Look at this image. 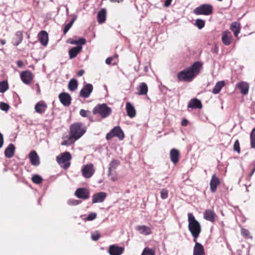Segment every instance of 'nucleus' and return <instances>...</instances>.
Returning a JSON list of instances; mask_svg holds the SVG:
<instances>
[{"mask_svg":"<svg viewBox=\"0 0 255 255\" xmlns=\"http://www.w3.org/2000/svg\"><path fill=\"white\" fill-rule=\"evenodd\" d=\"M188 229L193 238V241L196 242L201 232V225L191 213H188Z\"/></svg>","mask_w":255,"mask_h":255,"instance_id":"obj_1","label":"nucleus"},{"mask_svg":"<svg viewBox=\"0 0 255 255\" xmlns=\"http://www.w3.org/2000/svg\"><path fill=\"white\" fill-rule=\"evenodd\" d=\"M86 128L81 123H75L70 127V139L74 141L79 139L86 132Z\"/></svg>","mask_w":255,"mask_h":255,"instance_id":"obj_2","label":"nucleus"},{"mask_svg":"<svg viewBox=\"0 0 255 255\" xmlns=\"http://www.w3.org/2000/svg\"><path fill=\"white\" fill-rule=\"evenodd\" d=\"M112 109L106 104H98L96 106L93 110L94 115H99L101 118L105 119L112 114Z\"/></svg>","mask_w":255,"mask_h":255,"instance_id":"obj_3","label":"nucleus"},{"mask_svg":"<svg viewBox=\"0 0 255 255\" xmlns=\"http://www.w3.org/2000/svg\"><path fill=\"white\" fill-rule=\"evenodd\" d=\"M72 157L69 152H65L56 157L58 163L65 169H67L70 165V160Z\"/></svg>","mask_w":255,"mask_h":255,"instance_id":"obj_4","label":"nucleus"},{"mask_svg":"<svg viewBox=\"0 0 255 255\" xmlns=\"http://www.w3.org/2000/svg\"><path fill=\"white\" fill-rule=\"evenodd\" d=\"M196 15H208L213 13V6L209 4H203L194 9Z\"/></svg>","mask_w":255,"mask_h":255,"instance_id":"obj_5","label":"nucleus"},{"mask_svg":"<svg viewBox=\"0 0 255 255\" xmlns=\"http://www.w3.org/2000/svg\"><path fill=\"white\" fill-rule=\"evenodd\" d=\"M114 136H117L119 139L122 140L125 137L124 133L120 127H116L106 135V139L110 140Z\"/></svg>","mask_w":255,"mask_h":255,"instance_id":"obj_6","label":"nucleus"},{"mask_svg":"<svg viewBox=\"0 0 255 255\" xmlns=\"http://www.w3.org/2000/svg\"><path fill=\"white\" fill-rule=\"evenodd\" d=\"M82 174L83 177L86 178L91 177L95 172V169L93 164L88 163L85 165L82 170Z\"/></svg>","mask_w":255,"mask_h":255,"instance_id":"obj_7","label":"nucleus"},{"mask_svg":"<svg viewBox=\"0 0 255 255\" xmlns=\"http://www.w3.org/2000/svg\"><path fill=\"white\" fill-rule=\"evenodd\" d=\"M177 79L179 81L190 82L193 78V75H191L188 68H186L180 72L177 75Z\"/></svg>","mask_w":255,"mask_h":255,"instance_id":"obj_8","label":"nucleus"},{"mask_svg":"<svg viewBox=\"0 0 255 255\" xmlns=\"http://www.w3.org/2000/svg\"><path fill=\"white\" fill-rule=\"evenodd\" d=\"M75 195L79 199L86 200L90 197V191L86 188H79L75 191Z\"/></svg>","mask_w":255,"mask_h":255,"instance_id":"obj_9","label":"nucleus"},{"mask_svg":"<svg viewBox=\"0 0 255 255\" xmlns=\"http://www.w3.org/2000/svg\"><path fill=\"white\" fill-rule=\"evenodd\" d=\"M33 78L32 72L29 70L22 71L20 74V78L22 81L25 84H30Z\"/></svg>","mask_w":255,"mask_h":255,"instance_id":"obj_10","label":"nucleus"},{"mask_svg":"<svg viewBox=\"0 0 255 255\" xmlns=\"http://www.w3.org/2000/svg\"><path fill=\"white\" fill-rule=\"evenodd\" d=\"M93 90V87L91 84H87L80 92V97L87 98H88Z\"/></svg>","mask_w":255,"mask_h":255,"instance_id":"obj_11","label":"nucleus"},{"mask_svg":"<svg viewBox=\"0 0 255 255\" xmlns=\"http://www.w3.org/2000/svg\"><path fill=\"white\" fill-rule=\"evenodd\" d=\"M202 63L200 61L195 62L190 67L187 68L193 78L199 74L202 67Z\"/></svg>","mask_w":255,"mask_h":255,"instance_id":"obj_12","label":"nucleus"},{"mask_svg":"<svg viewBox=\"0 0 255 255\" xmlns=\"http://www.w3.org/2000/svg\"><path fill=\"white\" fill-rule=\"evenodd\" d=\"M47 107L46 103L45 101L41 100L35 104L34 109L36 113L40 115H42L45 112Z\"/></svg>","mask_w":255,"mask_h":255,"instance_id":"obj_13","label":"nucleus"},{"mask_svg":"<svg viewBox=\"0 0 255 255\" xmlns=\"http://www.w3.org/2000/svg\"><path fill=\"white\" fill-rule=\"evenodd\" d=\"M59 99L60 102L65 106H69L71 103V97L67 93L63 92L59 95Z\"/></svg>","mask_w":255,"mask_h":255,"instance_id":"obj_14","label":"nucleus"},{"mask_svg":"<svg viewBox=\"0 0 255 255\" xmlns=\"http://www.w3.org/2000/svg\"><path fill=\"white\" fill-rule=\"evenodd\" d=\"M107 193L104 192H100L94 194L92 196V203L103 202L107 197Z\"/></svg>","mask_w":255,"mask_h":255,"instance_id":"obj_15","label":"nucleus"},{"mask_svg":"<svg viewBox=\"0 0 255 255\" xmlns=\"http://www.w3.org/2000/svg\"><path fill=\"white\" fill-rule=\"evenodd\" d=\"M220 183L219 178L215 174L212 176L210 182V190L211 192L214 193L216 191L217 187L220 184Z\"/></svg>","mask_w":255,"mask_h":255,"instance_id":"obj_16","label":"nucleus"},{"mask_svg":"<svg viewBox=\"0 0 255 255\" xmlns=\"http://www.w3.org/2000/svg\"><path fill=\"white\" fill-rule=\"evenodd\" d=\"M232 34L229 30H225L222 33V41L223 44L226 46H228L232 42Z\"/></svg>","mask_w":255,"mask_h":255,"instance_id":"obj_17","label":"nucleus"},{"mask_svg":"<svg viewBox=\"0 0 255 255\" xmlns=\"http://www.w3.org/2000/svg\"><path fill=\"white\" fill-rule=\"evenodd\" d=\"M236 87L240 90L241 93L243 95H246L248 94L249 84L248 83L242 81L237 84Z\"/></svg>","mask_w":255,"mask_h":255,"instance_id":"obj_18","label":"nucleus"},{"mask_svg":"<svg viewBox=\"0 0 255 255\" xmlns=\"http://www.w3.org/2000/svg\"><path fill=\"white\" fill-rule=\"evenodd\" d=\"M124 251V248L113 245L110 246L109 253L110 255H121Z\"/></svg>","mask_w":255,"mask_h":255,"instance_id":"obj_19","label":"nucleus"},{"mask_svg":"<svg viewBox=\"0 0 255 255\" xmlns=\"http://www.w3.org/2000/svg\"><path fill=\"white\" fill-rule=\"evenodd\" d=\"M38 39L40 43L45 46L47 45L48 42V34L45 30L41 31L38 35Z\"/></svg>","mask_w":255,"mask_h":255,"instance_id":"obj_20","label":"nucleus"},{"mask_svg":"<svg viewBox=\"0 0 255 255\" xmlns=\"http://www.w3.org/2000/svg\"><path fill=\"white\" fill-rule=\"evenodd\" d=\"M180 156V152L178 150L175 148H172L170 151V160L174 164L178 162Z\"/></svg>","mask_w":255,"mask_h":255,"instance_id":"obj_21","label":"nucleus"},{"mask_svg":"<svg viewBox=\"0 0 255 255\" xmlns=\"http://www.w3.org/2000/svg\"><path fill=\"white\" fill-rule=\"evenodd\" d=\"M195 244L193 248V255H205L204 248L203 245L197 242H195Z\"/></svg>","mask_w":255,"mask_h":255,"instance_id":"obj_22","label":"nucleus"},{"mask_svg":"<svg viewBox=\"0 0 255 255\" xmlns=\"http://www.w3.org/2000/svg\"><path fill=\"white\" fill-rule=\"evenodd\" d=\"M216 217V214L212 210L207 209L204 213V218L212 223L215 222Z\"/></svg>","mask_w":255,"mask_h":255,"instance_id":"obj_23","label":"nucleus"},{"mask_svg":"<svg viewBox=\"0 0 255 255\" xmlns=\"http://www.w3.org/2000/svg\"><path fill=\"white\" fill-rule=\"evenodd\" d=\"M29 158L32 165L37 166L39 164V158L35 150H32L29 154Z\"/></svg>","mask_w":255,"mask_h":255,"instance_id":"obj_24","label":"nucleus"},{"mask_svg":"<svg viewBox=\"0 0 255 255\" xmlns=\"http://www.w3.org/2000/svg\"><path fill=\"white\" fill-rule=\"evenodd\" d=\"M121 164L120 160L118 159H113L110 163L108 167V176L112 175V172L116 170Z\"/></svg>","mask_w":255,"mask_h":255,"instance_id":"obj_25","label":"nucleus"},{"mask_svg":"<svg viewBox=\"0 0 255 255\" xmlns=\"http://www.w3.org/2000/svg\"><path fill=\"white\" fill-rule=\"evenodd\" d=\"M135 230L140 234L147 236L152 233L151 229L150 227L145 225H139L135 227Z\"/></svg>","mask_w":255,"mask_h":255,"instance_id":"obj_26","label":"nucleus"},{"mask_svg":"<svg viewBox=\"0 0 255 255\" xmlns=\"http://www.w3.org/2000/svg\"><path fill=\"white\" fill-rule=\"evenodd\" d=\"M188 108L200 109L202 108V104L199 100L196 98L192 99L188 104Z\"/></svg>","mask_w":255,"mask_h":255,"instance_id":"obj_27","label":"nucleus"},{"mask_svg":"<svg viewBox=\"0 0 255 255\" xmlns=\"http://www.w3.org/2000/svg\"><path fill=\"white\" fill-rule=\"evenodd\" d=\"M241 29V24L237 21L233 22L230 25V29L233 32L235 37H237Z\"/></svg>","mask_w":255,"mask_h":255,"instance_id":"obj_28","label":"nucleus"},{"mask_svg":"<svg viewBox=\"0 0 255 255\" xmlns=\"http://www.w3.org/2000/svg\"><path fill=\"white\" fill-rule=\"evenodd\" d=\"M82 46L78 45L70 49L69 51V55L70 59H73L77 56V55L81 51Z\"/></svg>","mask_w":255,"mask_h":255,"instance_id":"obj_29","label":"nucleus"},{"mask_svg":"<svg viewBox=\"0 0 255 255\" xmlns=\"http://www.w3.org/2000/svg\"><path fill=\"white\" fill-rule=\"evenodd\" d=\"M126 110L127 115L129 117L132 118L135 116V110L134 107L129 102H128L126 104Z\"/></svg>","mask_w":255,"mask_h":255,"instance_id":"obj_30","label":"nucleus"},{"mask_svg":"<svg viewBox=\"0 0 255 255\" xmlns=\"http://www.w3.org/2000/svg\"><path fill=\"white\" fill-rule=\"evenodd\" d=\"M14 145L13 144L10 143L5 149L4 155L7 158H11L14 155Z\"/></svg>","mask_w":255,"mask_h":255,"instance_id":"obj_31","label":"nucleus"},{"mask_svg":"<svg viewBox=\"0 0 255 255\" xmlns=\"http://www.w3.org/2000/svg\"><path fill=\"white\" fill-rule=\"evenodd\" d=\"M23 40V32L21 31H17L13 39V44L17 46L21 43Z\"/></svg>","mask_w":255,"mask_h":255,"instance_id":"obj_32","label":"nucleus"},{"mask_svg":"<svg viewBox=\"0 0 255 255\" xmlns=\"http://www.w3.org/2000/svg\"><path fill=\"white\" fill-rule=\"evenodd\" d=\"M107 10L105 8H102L100 10L97 15V19L99 23L105 22L106 19Z\"/></svg>","mask_w":255,"mask_h":255,"instance_id":"obj_33","label":"nucleus"},{"mask_svg":"<svg viewBox=\"0 0 255 255\" xmlns=\"http://www.w3.org/2000/svg\"><path fill=\"white\" fill-rule=\"evenodd\" d=\"M226 83L224 81L218 82L215 85L212 90V93L214 94H217L220 93L221 89L225 86Z\"/></svg>","mask_w":255,"mask_h":255,"instance_id":"obj_34","label":"nucleus"},{"mask_svg":"<svg viewBox=\"0 0 255 255\" xmlns=\"http://www.w3.org/2000/svg\"><path fill=\"white\" fill-rule=\"evenodd\" d=\"M148 92V87L146 83L142 82L141 83L138 88L137 94L138 95H144L147 94Z\"/></svg>","mask_w":255,"mask_h":255,"instance_id":"obj_35","label":"nucleus"},{"mask_svg":"<svg viewBox=\"0 0 255 255\" xmlns=\"http://www.w3.org/2000/svg\"><path fill=\"white\" fill-rule=\"evenodd\" d=\"M78 87V82L75 79H72L69 82L68 88L70 91L75 90Z\"/></svg>","mask_w":255,"mask_h":255,"instance_id":"obj_36","label":"nucleus"},{"mask_svg":"<svg viewBox=\"0 0 255 255\" xmlns=\"http://www.w3.org/2000/svg\"><path fill=\"white\" fill-rule=\"evenodd\" d=\"M141 255H155V249L154 248H149L145 247Z\"/></svg>","mask_w":255,"mask_h":255,"instance_id":"obj_37","label":"nucleus"},{"mask_svg":"<svg viewBox=\"0 0 255 255\" xmlns=\"http://www.w3.org/2000/svg\"><path fill=\"white\" fill-rule=\"evenodd\" d=\"M86 39L84 38H81L78 40L69 39L68 42L71 44H76V45H84L86 43Z\"/></svg>","mask_w":255,"mask_h":255,"instance_id":"obj_38","label":"nucleus"},{"mask_svg":"<svg viewBox=\"0 0 255 255\" xmlns=\"http://www.w3.org/2000/svg\"><path fill=\"white\" fill-rule=\"evenodd\" d=\"M251 146L255 148V128H254L250 133Z\"/></svg>","mask_w":255,"mask_h":255,"instance_id":"obj_39","label":"nucleus"},{"mask_svg":"<svg viewBox=\"0 0 255 255\" xmlns=\"http://www.w3.org/2000/svg\"><path fill=\"white\" fill-rule=\"evenodd\" d=\"M8 89V84L7 81L0 82V93H4Z\"/></svg>","mask_w":255,"mask_h":255,"instance_id":"obj_40","label":"nucleus"},{"mask_svg":"<svg viewBox=\"0 0 255 255\" xmlns=\"http://www.w3.org/2000/svg\"><path fill=\"white\" fill-rule=\"evenodd\" d=\"M31 180L34 183L36 184H39L41 183L43 181V179L42 178V177L39 175L37 174L33 175Z\"/></svg>","mask_w":255,"mask_h":255,"instance_id":"obj_41","label":"nucleus"},{"mask_svg":"<svg viewBox=\"0 0 255 255\" xmlns=\"http://www.w3.org/2000/svg\"><path fill=\"white\" fill-rule=\"evenodd\" d=\"M195 26H196L199 29H202L205 26V22L204 20L201 19H197L195 20Z\"/></svg>","mask_w":255,"mask_h":255,"instance_id":"obj_42","label":"nucleus"},{"mask_svg":"<svg viewBox=\"0 0 255 255\" xmlns=\"http://www.w3.org/2000/svg\"><path fill=\"white\" fill-rule=\"evenodd\" d=\"M79 114L82 117L89 118L91 116V112L84 109L80 110Z\"/></svg>","mask_w":255,"mask_h":255,"instance_id":"obj_43","label":"nucleus"},{"mask_svg":"<svg viewBox=\"0 0 255 255\" xmlns=\"http://www.w3.org/2000/svg\"><path fill=\"white\" fill-rule=\"evenodd\" d=\"M233 149L235 151H236L238 153H241L240 145L239 140H236L233 145Z\"/></svg>","mask_w":255,"mask_h":255,"instance_id":"obj_44","label":"nucleus"},{"mask_svg":"<svg viewBox=\"0 0 255 255\" xmlns=\"http://www.w3.org/2000/svg\"><path fill=\"white\" fill-rule=\"evenodd\" d=\"M242 235L246 238H252L251 237V233L248 230L246 229H242L241 230Z\"/></svg>","mask_w":255,"mask_h":255,"instance_id":"obj_45","label":"nucleus"},{"mask_svg":"<svg viewBox=\"0 0 255 255\" xmlns=\"http://www.w3.org/2000/svg\"><path fill=\"white\" fill-rule=\"evenodd\" d=\"M10 108L9 106L6 103L3 102L0 103V109L5 112H7Z\"/></svg>","mask_w":255,"mask_h":255,"instance_id":"obj_46","label":"nucleus"},{"mask_svg":"<svg viewBox=\"0 0 255 255\" xmlns=\"http://www.w3.org/2000/svg\"><path fill=\"white\" fill-rule=\"evenodd\" d=\"M168 196V191L166 189H162L160 191V196L162 199L167 198Z\"/></svg>","mask_w":255,"mask_h":255,"instance_id":"obj_47","label":"nucleus"},{"mask_svg":"<svg viewBox=\"0 0 255 255\" xmlns=\"http://www.w3.org/2000/svg\"><path fill=\"white\" fill-rule=\"evenodd\" d=\"M97 214L94 212H92L89 214L87 217L86 220L87 221H92L97 218Z\"/></svg>","mask_w":255,"mask_h":255,"instance_id":"obj_48","label":"nucleus"},{"mask_svg":"<svg viewBox=\"0 0 255 255\" xmlns=\"http://www.w3.org/2000/svg\"><path fill=\"white\" fill-rule=\"evenodd\" d=\"M73 21H74V19H73L70 23H69L65 25L64 29H63L64 34H65L68 32L69 29L72 26Z\"/></svg>","mask_w":255,"mask_h":255,"instance_id":"obj_49","label":"nucleus"},{"mask_svg":"<svg viewBox=\"0 0 255 255\" xmlns=\"http://www.w3.org/2000/svg\"><path fill=\"white\" fill-rule=\"evenodd\" d=\"M100 237H101L100 234L98 231H96V232L93 233L91 236V238H92V240L94 241H95L98 240L100 239Z\"/></svg>","mask_w":255,"mask_h":255,"instance_id":"obj_50","label":"nucleus"},{"mask_svg":"<svg viewBox=\"0 0 255 255\" xmlns=\"http://www.w3.org/2000/svg\"><path fill=\"white\" fill-rule=\"evenodd\" d=\"M80 201L75 199H70L68 201V204L70 205H77L80 204Z\"/></svg>","mask_w":255,"mask_h":255,"instance_id":"obj_51","label":"nucleus"},{"mask_svg":"<svg viewBox=\"0 0 255 255\" xmlns=\"http://www.w3.org/2000/svg\"><path fill=\"white\" fill-rule=\"evenodd\" d=\"M73 139H70V136L67 140H64L61 142L62 145L68 146L72 143V140Z\"/></svg>","mask_w":255,"mask_h":255,"instance_id":"obj_52","label":"nucleus"},{"mask_svg":"<svg viewBox=\"0 0 255 255\" xmlns=\"http://www.w3.org/2000/svg\"><path fill=\"white\" fill-rule=\"evenodd\" d=\"M115 174H113L112 173V175L111 176V180H112V181H116L118 180V177L117 176V173L115 172Z\"/></svg>","mask_w":255,"mask_h":255,"instance_id":"obj_53","label":"nucleus"},{"mask_svg":"<svg viewBox=\"0 0 255 255\" xmlns=\"http://www.w3.org/2000/svg\"><path fill=\"white\" fill-rule=\"evenodd\" d=\"M188 124V121L186 119H183L182 120L181 123V126H184V127L187 126Z\"/></svg>","mask_w":255,"mask_h":255,"instance_id":"obj_54","label":"nucleus"},{"mask_svg":"<svg viewBox=\"0 0 255 255\" xmlns=\"http://www.w3.org/2000/svg\"><path fill=\"white\" fill-rule=\"evenodd\" d=\"M113 57H110L107 58L106 60V63L107 64L110 65L111 64L112 60H113Z\"/></svg>","mask_w":255,"mask_h":255,"instance_id":"obj_55","label":"nucleus"},{"mask_svg":"<svg viewBox=\"0 0 255 255\" xmlns=\"http://www.w3.org/2000/svg\"><path fill=\"white\" fill-rule=\"evenodd\" d=\"M172 0H166L164 2V6L166 7H168L171 3Z\"/></svg>","mask_w":255,"mask_h":255,"instance_id":"obj_56","label":"nucleus"},{"mask_svg":"<svg viewBox=\"0 0 255 255\" xmlns=\"http://www.w3.org/2000/svg\"><path fill=\"white\" fill-rule=\"evenodd\" d=\"M251 166L253 167V169L252 170V172L250 174V176H252L255 171V161L252 163Z\"/></svg>","mask_w":255,"mask_h":255,"instance_id":"obj_57","label":"nucleus"},{"mask_svg":"<svg viewBox=\"0 0 255 255\" xmlns=\"http://www.w3.org/2000/svg\"><path fill=\"white\" fill-rule=\"evenodd\" d=\"M84 73V71L83 70H79L77 73V75L79 77L82 76Z\"/></svg>","mask_w":255,"mask_h":255,"instance_id":"obj_58","label":"nucleus"},{"mask_svg":"<svg viewBox=\"0 0 255 255\" xmlns=\"http://www.w3.org/2000/svg\"><path fill=\"white\" fill-rule=\"evenodd\" d=\"M17 65L19 67H21L23 65L22 61L19 60L17 62Z\"/></svg>","mask_w":255,"mask_h":255,"instance_id":"obj_59","label":"nucleus"},{"mask_svg":"<svg viewBox=\"0 0 255 255\" xmlns=\"http://www.w3.org/2000/svg\"><path fill=\"white\" fill-rule=\"evenodd\" d=\"M110 1L111 2H122L123 0H110Z\"/></svg>","mask_w":255,"mask_h":255,"instance_id":"obj_60","label":"nucleus"},{"mask_svg":"<svg viewBox=\"0 0 255 255\" xmlns=\"http://www.w3.org/2000/svg\"><path fill=\"white\" fill-rule=\"evenodd\" d=\"M218 51V48L217 46H215L214 49L212 50V52L214 53H217Z\"/></svg>","mask_w":255,"mask_h":255,"instance_id":"obj_61","label":"nucleus"},{"mask_svg":"<svg viewBox=\"0 0 255 255\" xmlns=\"http://www.w3.org/2000/svg\"><path fill=\"white\" fill-rule=\"evenodd\" d=\"M0 42L2 45H4L5 44V40H1Z\"/></svg>","mask_w":255,"mask_h":255,"instance_id":"obj_62","label":"nucleus"}]
</instances>
